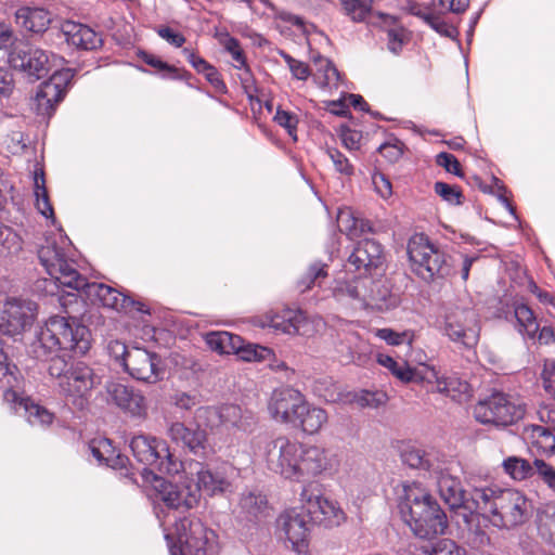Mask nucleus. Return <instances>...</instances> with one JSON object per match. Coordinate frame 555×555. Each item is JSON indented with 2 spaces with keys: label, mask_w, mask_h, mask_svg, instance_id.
<instances>
[{
  "label": "nucleus",
  "mask_w": 555,
  "mask_h": 555,
  "mask_svg": "<svg viewBox=\"0 0 555 555\" xmlns=\"http://www.w3.org/2000/svg\"><path fill=\"white\" fill-rule=\"evenodd\" d=\"M91 347V334L76 317H51L29 345L28 354L51 366L55 359H67L61 351L83 356Z\"/></svg>",
  "instance_id": "obj_1"
},
{
  "label": "nucleus",
  "mask_w": 555,
  "mask_h": 555,
  "mask_svg": "<svg viewBox=\"0 0 555 555\" xmlns=\"http://www.w3.org/2000/svg\"><path fill=\"white\" fill-rule=\"evenodd\" d=\"M468 507L488 518L495 527L513 528L527 520L531 505L519 491L492 486L475 488Z\"/></svg>",
  "instance_id": "obj_2"
},
{
  "label": "nucleus",
  "mask_w": 555,
  "mask_h": 555,
  "mask_svg": "<svg viewBox=\"0 0 555 555\" xmlns=\"http://www.w3.org/2000/svg\"><path fill=\"white\" fill-rule=\"evenodd\" d=\"M47 370L49 375L56 380L60 393L74 401L89 397L92 389L100 383V378L94 374L92 367L69 357L55 359Z\"/></svg>",
  "instance_id": "obj_3"
},
{
  "label": "nucleus",
  "mask_w": 555,
  "mask_h": 555,
  "mask_svg": "<svg viewBox=\"0 0 555 555\" xmlns=\"http://www.w3.org/2000/svg\"><path fill=\"white\" fill-rule=\"evenodd\" d=\"M68 244L64 238L60 242L54 236L44 238L38 248V258L47 273L64 287L75 289L82 285V276L75 268V262L68 258L65 247Z\"/></svg>",
  "instance_id": "obj_4"
},
{
  "label": "nucleus",
  "mask_w": 555,
  "mask_h": 555,
  "mask_svg": "<svg viewBox=\"0 0 555 555\" xmlns=\"http://www.w3.org/2000/svg\"><path fill=\"white\" fill-rule=\"evenodd\" d=\"M175 534L178 544L171 543V534L166 535L170 555H212L215 553L216 534L199 519L179 520L176 524Z\"/></svg>",
  "instance_id": "obj_5"
},
{
  "label": "nucleus",
  "mask_w": 555,
  "mask_h": 555,
  "mask_svg": "<svg viewBox=\"0 0 555 555\" xmlns=\"http://www.w3.org/2000/svg\"><path fill=\"white\" fill-rule=\"evenodd\" d=\"M4 47H9L8 61L10 65L23 72L30 80L37 81L51 70L49 55L39 48L18 37H0Z\"/></svg>",
  "instance_id": "obj_6"
},
{
  "label": "nucleus",
  "mask_w": 555,
  "mask_h": 555,
  "mask_svg": "<svg viewBox=\"0 0 555 555\" xmlns=\"http://www.w3.org/2000/svg\"><path fill=\"white\" fill-rule=\"evenodd\" d=\"M525 413L526 406L519 399L503 392H494L474 406L476 421L498 427L517 423Z\"/></svg>",
  "instance_id": "obj_7"
},
{
  "label": "nucleus",
  "mask_w": 555,
  "mask_h": 555,
  "mask_svg": "<svg viewBox=\"0 0 555 555\" xmlns=\"http://www.w3.org/2000/svg\"><path fill=\"white\" fill-rule=\"evenodd\" d=\"M441 328L451 341L466 349L474 348L479 340L478 315L469 305L454 304L448 307Z\"/></svg>",
  "instance_id": "obj_8"
},
{
  "label": "nucleus",
  "mask_w": 555,
  "mask_h": 555,
  "mask_svg": "<svg viewBox=\"0 0 555 555\" xmlns=\"http://www.w3.org/2000/svg\"><path fill=\"white\" fill-rule=\"evenodd\" d=\"M130 449L138 462L169 475L178 474L182 464L170 453L166 441L146 435L134 436Z\"/></svg>",
  "instance_id": "obj_9"
},
{
  "label": "nucleus",
  "mask_w": 555,
  "mask_h": 555,
  "mask_svg": "<svg viewBox=\"0 0 555 555\" xmlns=\"http://www.w3.org/2000/svg\"><path fill=\"white\" fill-rule=\"evenodd\" d=\"M36 315V302L9 298L0 304V333L11 337L21 335L33 326Z\"/></svg>",
  "instance_id": "obj_10"
},
{
  "label": "nucleus",
  "mask_w": 555,
  "mask_h": 555,
  "mask_svg": "<svg viewBox=\"0 0 555 555\" xmlns=\"http://www.w3.org/2000/svg\"><path fill=\"white\" fill-rule=\"evenodd\" d=\"M398 507L402 519L410 527V522L421 521L430 514L438 513L440 505L426 489L412 482L403 485Z\"/></svg>",
  "instance_id": "obj_11"
},
{
  "label": "nucleus",
  "mask_w": 555,
  "mask_h": 555,
  "mask_svg": "<svg viewBox=\"0 0 555 555\" xmlns=\"http://www.w3.org/2000/svg\"><path fill=\"white\" fill-rule=\"evenodd\" d=\"M299 450L300 443L286 436L270 440L264 447L267 467L285 479L294 480Z\"/></svg>",
  "instance_id": "obj_12"
},
{
  "label": "nucleus",
  "mask_w": 555,
  "mask_h": 555,
  "mask_svg": "<svg viewBox=\"0 0 555 555\" xmlns=\"http://www.w3.org/2000/svg\"><path fill=\"white\" fill-rule=\"evenodd\" d=\"M297 456L295 481H305L336 469L337 461L326 449L300 443Z\"/></svg>",
  "instance_id": "obj_13"
},
{
  "label": "nucleus",
  "mask_w": 555,
  "mask_h": 555,
  "mask_svg": "<svg viewBox=\"0 0 555 555\" xmlns=\"http://www.w3.org/2000/svg\"><path fill=\"white\" fill-rule=\"evenodd\" d=\"M124 370L132 378L146 384H156L165 375L160 356L140 347L130 348Z\"/></svg>",
  "instance_id": "obj_14"
},
{
  "label": "nucleus",
  "mask_w": 555,
  "mask_h": 555,
  "mask_svg": "<svg viewBox=\"0 0 555 555\" xmlns=\"http://www.w3.org/2000/svg\"><path fill=\"white\" fill-rule=\"evenodd\" d=\"M439 470L440 472H434L430 477L436 480L441 499L452 511L463 509L467 512L463 514V517L464 520L468 522L469 515L476 512L468 507L470 506V502H473V491L469 496H467L461 480L449 473L444 461L441 462Z\"/></svg>",
  "instance_id": "obj_15"
},
{
  "label": "nucleus",
  "mask_w": 555,
  "mask_h": 555,
  "mask_svg": "<svg viewBox=\"0 0 555 555\" xmlns=\"http://www.w3.org/2000/svg\"><path fill=\"white\" fill-rule=\"evenodd\" d=\"M74 74L70 69L56 70L43 81L35 96V109L38 115L50 117L56 105L64 99Z\"/></svg>",
  "instance_id": "obj_16"
},
{
  "label": "nucleus",
  "mask_w": 555,
  "mask_h": 555,
  "mask_svg": "<svg viewBox=\"0 0 555 555\" xmlns=\"http://www.w3.org/2000/svg\"><path fill=\"white\" fill-rule=\"evenodd\" d=\"M373 284L372 279L362 276L336 278L332 282L328 291L331 296L338 302L350 304L358 301L362 306H367L377 300L376 296L371 289Z\"/></svg>",
  "instance_id": "obj_17"
},
{
  "label": "nucleus",
  "mask_w": 555,
  "mask_h": 555,
  "mask_svg": "<svg viewBox=\"0 0 555 555\" xmlns=\"http://www.w3.org/2000/svg\"><path fill=\"white\" fill-rule=\"evenodd\" d=\"M183 469L190 487L197 489L198 501L203 492L212 496L227 492L231 487L222 474L212 472L202 462L191 461Z\"/></svg>",
  "instance_id": "obj_18"
},
{
  "label": "nucleus",
  "mask_w": 555,
  "mask_h": 555,
  "mask_svg": "<svg viewBox=\"0 0 555 555\" xmlns=\"http://www.w3.org/2000/svg\"><path fill=\"white\" fill-rule=\"evenodd\" d=\"M305 396L300 391L285 387L273 391L269 411L279 422L296 424L299 413L305 409Z\"/></svg>",
  "instance_id": "obj_19"
},
{
  "label": "nucleus",
  "mask_w": 555,
  "mask_h": 555,
  "mask_svg": "<svg viewBox=\"0 0 555 555\" xmlns=\"http://www.w3.org/2000/svg\"><path fill=\"white\" fill-rule=\"evenodd\" d=\"M154 489L156 490L157 500L164 502L169 508L186 509L193 508L198 504L197 489L191 488L185 479L180 487L164 478L154 476Z\"/></svg>",
  "instance_id": "obj_20"
},
{
  "label": "nucleus",
  "mask_w": 555,
  "mask_h": 555,
  "mask_svg": "<svg viewBox=\"0 0 555 555\" xmlns=\"http://www.w3.org/2000/svg\"><path fill=\"white\" fill-rule=\"evenodd\" d=\"M384 262L382 245L374 240H362L353 248L347 260V267L369 278L379 269Z\"/></svg>",
  "instance_id": "obj_21"
},
{
  "label": "nucleus",
  "mask_w": 555,
  "mask_h": 555,
  "mask_svg": "<svg viewBox=\"0 0 555 555\" xmlns=\"http://www.w3.org/2000/svg\"><path fill=\"white\" fill-rule=\"evenodd\" d=\"M306 513L311 521L325 527L337 526L344 519L343 511L336 504L322 495L312 494L307 488L300 493Z\"/></svg>",
  "instance_id": "obj_22"
},
{
  "label": "nucleus",
  "mask_w": 555,
  "mask_h": 555,
  "mask_svg": "<svg viewBox=\"0 0 555 555\" xmlns=\"http://www.w3.org/2000/svg\"><path fill=\"white\" fill-rule=\"evenodd\" d=\"M81 284L82 285H77L74 291L81 292L92 302H98L103 307L116 311H122L127 310L134 304L131 298L106 284L88 282L85 276H82Z\"/></svg>",
  "instance_id": "obj_23"
},
{
  "label": "nucleus",
  "mask_w": 555,
  "mask_h": 555,
  "mask_svg": "<svg viewBox=\"0 0 555 555\" xmlns=\"http://www.w3.org/2000/svg\"><path fill=\"white\" fill-rule=\"evenodd\" d=\"M105 389L108 400L124 412L137 417L146 414V399L140 390L118 382H108Z\"/></svg>",
  "instance_id": "obj_24"
},
{
  "label": "nucleus",
  "mask_w": 555,
  "mask_h": 555,
  "mask_svg": "<svg viewBox=\"0 0 555 555\" xmlns=\"http://www.w3.org/2000/svg\"><path fill=\"white\" fill-rule=\"evenodd\" d=\"M278 524L292 544V548L297 553H305L308 548L310 532L307 515L296 509L286 511L279 517Z\"/></svg>",
  "instance_id": "obj_25"
},
{
  "label": "nucleus",
  "mask_w": 555,
  "mask_h": 555,
  "mask_svg": "<svg viewBox=\"0 0 555 555\" xmlns=\"http://www.w3.org/2000/svg\"><path fill=\"white\" fill-rule=\"evenodd\" d=\"M170 440L182 448H186L195 455L204 454L207 449V434L199 426L188 427L181 422H173L167 429Z\"/></svg>",
  "instance_id": "obj_26"
},
{
  "label": "nucleus",
  "mask_w": 555,
  "mask_h": 555,
  "mask_svg": "<svg viewBox=\"0 0 555 555\" xmlns=\"http://www.w3.org/2000/svg\"><path fill=\"white\" fill-rule=\"evenodd\" d=\"M206 413L218 415L220 422L243 433H251L257 424V417L250 410H243L235 404H227L218 410L201 409Z\"/></svg>",
  "instance_id": "obj_27"
},
{
  "label": "nucleus",
  "mask_w": 555,
  "mask_h": 555,
  "mask_svg": "<svg viewBox=\"0 0 555 555\" xmlns=\"http://www.w3.org/2000/svg\"><path fill=\"white\" fill-rule=\"evenodd\" d=\"M401 461L411 468L423 469L429 475L440 472L442 460L437 452H426L422 449L408 447L401 451Z\"/></svg>",
  "instance_id": "obj_28"
},
{
  "label": "nucleus",
  "mask_w": 555,
  "mask_h": 555,
  "mask_svg": "<svg viewBox=\"0 0 555 555\" xmlns=\"http://www.w3.org/2000/svg\"><path fill=\"white\" fill-rule=\"evenodd\" d=\"M448 528V519L446 513L438 508V513H433L421 521L410 522V529L413 534L420 539L433 540L437 535L443 534Z\"/></svg>",
  "instance_id": "obj_29"
},
{
  "label": "nucleus",
  "mask_w": 555,
  "mask_h": 555,
  "mask_svg": "<svg viewBox=\"0 0 555 555\" xmlns=\"http://www.w3.org/2000/svg\"><path fill=\"white\" fill-rule=\"evenodd\" d=\"M15 22L27 31L44 33L51 22L50 13L43 8H21L15 13Z\"/></svg>",
  "instance_id": "obj_30"
},
{
  "label": "nucleus",
  "mask_w": 555,
  "mask_h": 555,
  "mask_svg": "<svg viewBox=\"0 0 555 555\" xmlns=\"http://www.w3.org/2000/svg\"><path fill=\"white\" fill-rule=\"evenodd\" d=\"M436 249L424 234H415L409 240L406 253L411 269L415 274H417L420 267L426 264Z\"/></svg>",
  "instance_id": "obj_31"
},
{
  "label": "nucleus",
  "mask_w": 555,
  "mask_h": 555,
  "mask_svg": "<svg viewBox=\"0 0 555 555\" xmlns=\"http://www.w3.org/2000/svg\"><path fill=\"white\" fill-rule=\"evenodd\" d=\"M90 450L99 463H103L112 468H124L128 462V457L117 453L111 440L106 438L92 440Z\"/></svg>",
  "instance_id": "obj_32"
},
{
  "label": "nucleus",
  "mask_w": 555,
  "mask_h": 555,
  "mask_svg": "<svg viewBox=\"0 0 555 555\" xmlns=\"http://www.w3.org/2000/svg\"><path fill=\"white\" fill-rule=\"evenodd\" d=\"M240 514L248 521H260L269 515V506L264 495L249 492L240 501Z\"/></svg>",
  "instance_id": "obj_33"
},
{
  "label": "nucleus",
  "mask_w": 555,
  "mask_h": 555,
  "mask_svg": "<svg viewBox=\"0 0 555 555\" xmlns=\"http://www.w3.org/2000/svg\"><path fill=\"white\" fill-rule=\"evenodd\" d=\"M298 323L299 317L291 310L284 311L282 314L270 311L263 317L261 326L271 327L288 335H295L299 333Z\"/></svg>",
  "instance_id": "obj_34"
},
{
  "label": "nucleus",
  "mask_w": 555,
  "mask_h": 555,
  "mask_svg": "<svg viewBox=\"0 0 555 555\" xmlns=\"http://www.w3.org/2000/svg\"><path fill=\"white\" fill-rule=\"evenodd\" d=\"M450 272L451 266L449 263L448 256L437 248L426 264L424 267H420L416 275L426 282H431L436 278L442 279L448 276Z\"/></svg>",
  "instance_id": "obj_35"
},
{
  "label": "nucleus",
  "mask_w": 555,
  "mask_h": 555,
  "mask_svg": "<svg viewBox=\"0 0 555 555\" xmlns=\"http://www.w3.org/2000/svg\"><path fill=\"white\" fill-rule=\"evenodd\" d=\"M327 423V413L325 410L310 405L305 402V409L299 413L296 424H299L301 429L310 435L317 434Z\"/></svg>",
  "instance_id": "obj_36"
},
{
  "label": "nucleus",
  "mask_w": 555,
  "mask_h": 555,
  "mask_svg": "<svg viewBox=\"0 0 555 555\" xmlns=\"http://www.w3.org/2000/svg\"><path fill=\"white\" fill-rule=\"evenodd\" d=\"M206 344L221 354L234 353L241 347V337L229 332H210L206 334Z\"/></svg>",
  "instance_id": "obj_37"
},
{
  "label": "nucleus",
  "mask_w": 555,
  "mask_h": 555,
  "mask_svg": "<svg viewBox=\"0 0 555 555\" xmlns=\"http://www.w3.org/2000/svg\"><path fill=\"white\" fill-rule=\"evenodd\" d=\"M377 362L388 369L391 374L402 383L420 382L423 378L422 375L416 370L409 366L408 363H399L388 354H378Z\"/></svg>",
  "instance_id": "obj_38"
},
{
  "label": "nucleus",
  "mask_w": 555,
  "mask_h": 555,
  "mask_svg": "<svg viewBox=\"0 0 555 555\" xmlns=\"http://www.w3.org/2000/svg\"><path fill=\"white\" fill-rule=\"evenodd\" d=\"M469 389V384L457 376L437 378L435 388L437 392L456 401H462V399L468 397Z\"/></svg>",
  "instance_id": "obj_39"
},
{
  "label": "nucleus",
  "mask_w": 555,
  "mask_h": 555,
  "mask_svg": "<svg viewBox=\"0 0 555 555\" xmlns=\"http://www.w3.org/2000/svg\"><path fill=\"white\" fill-rule=\"evenodd\" d=\"M21 410L24 411L27 421L31 425L46 426L50 425L53 421V414L51 412L29 399L21 398L17 404V412Z\"/></svg>",
  "instance_id": "obj_40"
},
{
  "label": "nucleus",
  "mask_w": 555,
  "mask_h": 555,
  "mask_svg": "<svg viewBox=\"0 0 555 555\" xmlns=\"http://www.w3.org/2000/svg\"><path fill=\"white\" fill-rule=\"evenodd\" d=\"M420 551L425 555H467L465 548L450 539H440L424 544L420 547Z\"/></svg>",
  "instance_id": "obj_41"
},
{
  "label": "nucleus",
  "mask_w": 555,
  "mask_h": 555,
  "mask_svg": "<svg viewBox=\"0 0 555 555\" xmlns=\"http://www.w3.org/2000/svg\"><path fill=\"white\" fill-rule=\"evenodd\" d=\"M503 467L505 473L515 480H525L534 473V465L532 466L528 461L516 456L506 459L503 462Z\"/></svg>",
  "instance_id": "obj_42"
},
{
  "label": "nucleus",
  "mask_w": 555,
  "mask_h": 555,
  "mask_svg": "<svg viewBox=\"0 0 555 555\" xmlns=\"http://www.w3.org/2000/svg\"><path fill=\"white\" fill-rule=\"evenodd\" d=\"M326 276L327 264L321 261H315L308 267L307 272L298 282V287L300 288V292H307L311 289L314 284L320 285L321 280L325 279Z\"/></svg>",
  "instance_id": "obj_43"
},
{
  "label": "nucleus",
  "mask_w": 555,
  "mask_h": 555,
  "mask_svg": "<svg viewBox=\"0 0 555 555\" xmlns=\"http://www.w3.org/2000/svg\"><path fill=\"white\" fill-rule=\"evenodd\" d=\"M515 318L529 337H534L539 331V324L533 311L525 304H516L514 308Z\"/></svg>",
  "instance_id": "obj_44"
},
{
  "label": "nucleus",
  "mask_w": 555,
  "mask_h": 555,
  "mask_svg": "<svg viewBox=\"0 0 555 555\" xmlns=\"http://www.w3.org/2000/svg\"><path fill=\"white\" fill-rule=\"evenodd\" d=\"M348 16L354 22H362L367 16L371 20L373 0H340Z\"/></svg>",
  "instance_id": "obj_45"
},
{
  "label": "nucleus",
  "mask_w": 555,
  "mask_h": 555,
  "mask_svg": "<svg viewBox=\"0 0 555 555\" xmlns=\"http://www.w3.org/2000/svg\"><path fill=\"white\" fill-rule=\"evenodd\" d=\"M539 533L555 544V504H546L539 516Z\"/></svg>",
  "instance_id": "obj_46"
},
{
  "label": "nucleus",
  "mask_w": 555,
  "mask_h": 555,
  "mask_svg": "<svg viewBox=\"0 0 555 555\" xmlns=\"http://www.w3.org/2000/svg\"><path fill=\"white\" fill-rule=\"evenodd\" d=\"M369 23L377 26L379 30L387 33V35H400L403 31V27L397 16L383 12L371 14Z\"/></svg>",
  "instance_id": "obj_47"
},
{
  "label": "nucleus",
  "mask_w": 555,
  "mask_h": 555,
  "mask_svg": "<svg viewBox=\"0 0 555 555\" xmlns=\"http://www.w3.org/2000/svg\"><path fill=\"white\" fill-rule=\"evenodd\" d=\"M35 196H36V205L38 210L44 217H50L53 215V208L50 204L48 191L44 186V177L41 171L40 175L36 172L35 175Z\"/></svg>",
  "instance_id": "obj_48"
},
{
  "label": "nucleus",
  "mask_w": 555,
  "mask_h": 555,
  "mask_svg": "<svg viewBox=\"0 0 555 555\" xmlns=\"http://www.w3.org/2000/svg\"><path fill=\"white\" fill-rule=\"evenodd\" d=\"M234 353L238 354L242 360L248 362L267 360L273 354L272 350L267 347L253 344L245 345L242 338L241 347Z\"/></svg>",
  "instance_id": "obj_49"
},
{
  "label": "nucleus",
  "mask_w": 555,
  "mask_h": 555,
  "mask_svg": "<svg viewBox=\"0 0 555 555\" xmlns=\"http://www.w3.org/2000/svg\"><path fill=\"white\" fill-rule=\"evenodd\" d=\"M317 72L321 88H338L341 76L332 62H325L323 66L317 68Z\"/></svg>",
  "instance_id": "obj_50"
},
{
  "label": "nucleus",
  "mask_w": 555,
  "mask_h": 555,
  "mask_svg": "<svg viewBox=\"0 0 555 555\" xmlns=\"http://www.w3.org/2000/svg\"><path fill=\"white\" fill-rule=\"evenodd\" d=\"M140 59L147 65L154 67L157 72L163 73V77L178 79L181 78L178 69L168 63L162 61L159 57L150 54L145 51H139Z\"/></svg>",
  "instance_id": "obj_51"
},
{
  "label": "nucleus",
  "mask_w": 555,
  "mask_h": 555,
  "mask_svg": "<svg viewBox=\"0 0 555 555\" xmlns=\"http://www.w3.org/2000/svg\"><path fill=\"white\" fill-rule=\"evenodd\" d=\"M376 335L377 337L392 346H398L402 344L411 346L414 340V333L411 331L396 332L391 328H379Z\"/></svg>",
  "instance_id": "obj_52"
},
{
  "label": "nucleus",
  "mask_w": 555,
  "mask_h": 555,
  "mask_svg": "<svg viewBox=\"0 0 555 555\" xmlns=\"http://www.w3.org/2000/svg\"><path fill=\"white\" fill-rule=\"evenodd\" d=\"M21 248L16 233L0 222V256H8Z\"/></svg>",
  "instance_id": "obj_53"
},
{
  "label": "nucleus",
  "mask_w": 555,
  "mask_h": 555,
  "mask_svg": "<svg viewBox=\"0 0 555 555\" xmlns=\"http://www.w3.org/2000/svg\"><path fill=\"white\" fill-rule=\"evenodd\" d=\"M416 15L421 16L420 12H413ZM422 17L424 21L439 35H459V29L447 22V17L444 16H438L434 14H423Z\"/></svg>",
  "instance_id": "obj_54"
},
{
  "label": "nucleus",
  "mask_w": 555,
  "mask_h": 555,
  "mask_svg": "<svg viewBox=\"0 0 555 555\" xmlns=\"http://www.w3.org/2000/svg\"><path fill=\"white\" fill-rule=\"evenodd\" d=\"M434 190L437 195L451 205H461L463 203V194L457 186L437 181L434 185Z\"/></svg>",
  "instance_id": "obj_55"
},
{
  "label": "nucleus",
  "mask_w": 555,
  "mask_h": 555,
  "mask_svg": "<svg viewBox=\"0 0 555 555\" xmlns=\"http://www.w3.org/2000/svg\"><path fill=\"white\" fill-rule=\"evenodd\" d=\"M278 20L281 22V24H278L279 27H281L282 24L285 25V27L288 25L294 26L298 31H301L302 35H311L315 31V26L313 24L306 23L304 18L298 15L281 12Z\"/></svg>",
  "instance_id": "obj_56"
},
{
  "label": "nucleus",
  "mask_w": 555,
  "mask_h": 555,
  "mask_svg": "<svg viewBox=\"0 0 555 555\" xmlns=\"http://www.w3.org/2000/svg\"><path fill=\"white\" fill-rule=\"evenodd\" d=\"M170 402L177 409L190 411L197 404H199V397L197 393H191L185 391H176L170 397Z\"/></svg>",
  "instance_id": "obj_57"
},
{
  "label": "nucleus",
  "mask_w": 555,
  "mask_h": 555,
  "mask_svg": "<svg viewBox=\"0 0 555 555\" xmlns=\"http://www.w3.org/2000/svg\"><path fill=\"white\" fill-rule=\"evenodd\" d=\"M67 46H74L77 50H95L103 44L102 37H65Z\"/></svg>",
  "instance_id": "obj_58"
},
{
  "label": "nucleus",
  "mask_w": 555,
  "mask_h": 555,
  "mask_svg": "<svg viewBox=\"0 0 555 555\" xmlns=\"http://www.w3.org/2000/svg\"><path fill=\"white\" fill-rule=\"evenodd\" d=\"M327 155L332 159L335 169L346 176H351L353 173V167L349 163L348 158L336 149H328Z\"/></svg>",
  "instance_id": "obj_59"
},
{
  "label": "nucleus",
  "mask_w": 555,
  "mask_h": 555,
  "mask_svg": "<svg viewBox=\"0 0 555 555\" xmlns=\"http://www.w3.org/2000/svg\"><path fill=\"white\" fill-rule=\"evenodd\" d=\"M403 143L399 140L395 142H386L378 147V152L390 163L398 162L403 154Z\"/></svg>",
  "instance_id": "obj_60"
},
{
  "label": "nucleus",
  "mask_w": 555,
  "mask_h": 555,
  "mask_svg": "<svg viewBox=\"0 0 555 555\" xmlns=\"http://www.w3.org/2000/svg\"><path fill=\"white\" fill-rule=\"evenodd\" d=\"M225 50L231 53L233 60L237 62V68H245L246 73H249V68L246 65V59L244 56L243 50L240 47L238 41L234 37H230L224 42Z\"/></svg>",
  "instance_id": "obj_61"
},
{
  "label": "nucleus",
  "mask_w": 555,
  "mask_h": 555,
  "mask_svg": "<svg viewBox=\"0 0 555 555\" xmlns=\"http://www.w3.org/2000/svg\"><path fill=\"white\" fill-rule=\"evenodd\" d=\"M436 163L438 166L443 167L448 172L460 177L462 176L461 164L454 155L446 152L439 153L436 156Z\"/></svg>",
  "instance_id": "obj_62"
},
{
  "label": "nucleus",
  "mask_w": 555,
  "mask_h": 555,
  "mask_svg": "<svg viewBox=\"0 0 555 555\" xmlns=\"http://www.w3.org/2000/svg\"><path fill=\"white\" fill-rule=\"evenodd\" d=\"M534 469L550 488L555 489V469L543 460L533 461Z\"/></svg>",
  "instance_id": "obj_63"
},
{
  "label": "nucleus",
  "mask_w": 555,
  "mask_h": 555,
  "mask_svg": "<svg viewBox=\"0 0 555 555\" xmlns=\"http://www.w3.org/2000/svg\"><path fill=\"white\" fill-rule=\"evenodd\" d=\"M543 386L547 393L555 399V362L546 361L542 372Z\"/></svg>",
  "instance_id": "obj_64"
}]
</instances>
